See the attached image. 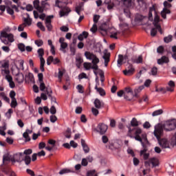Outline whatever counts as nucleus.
Here are the masks:
<instances>
[{
  "mask_svg": "<svg viewBox=\"0 0 176 176\" xmlns=\"http://www.w3.org/2000/svg\"><path fill=\"white\" fill-rule=\"evenodd\" d=\"M156 34H157V29L156 28H153L151 30V36H156Z\"/></svg>",
  "mask_w": 176,
  "mask_h": 176,
  "instance_id": "13d9d810",
  "label": "nucleus"
},
{
  "mask_svg": "<svg viewBox=\"0 0 176 176\" xmlns=\"http://www.w3.org/2000/svg\"><path fill=\"white\" fill-rule=\"evenodd\" d=\"M0 38H5L6 39H8L9 42H14V36L12 34H8L5 36H1Z\"/></svg>",
  "mask_w": 176,
  "mask_h": 176,
  "instance_id": "5701e85b",
  "label": "nucleus"
},
{
  "mask_svg": "<svg viewBox=\"0 0 176 176\" xmlns=\"http://www.w3.org/2000/svg\"><path fill=\"white\" fill-rule=\"evenodd\" d=\"M81 145L82 146V149L85 153H89L90 152V148H89V146H87L86 142L83 139H81Z\"/></svg>",
  "mask_w": 176,
  "mask_h": 176,
  "instance_id": "f3484780",
  "label": "nucleus"
},
{
  "mask_svg": "<svg viewBox=\"0 0 176 176\" xmlns=\"http://www.w3.org/2000/svg\"><path fill=\"white\" fill-rule=\"evenodd\" d=\"M10 107L11 108H16V107H17V100H16V98L12 99Z\"/></svg>",
  "mask_w": 176,
  "mask_h": 176,
  "instance_id": "3c124183",
  "label": "nucleus"
},
{
  "mask_svg": "<svg viewBox=\"0 0 176 176\" xmlns=\"http://www.w3.org/2000/svg\"><path fill=\"white\" fill-rule=\"evenodd\" d=\"M1 68H4V69H9V61L3 60L1 62Z\"/></svg>",
  "mask_w": 176,
  "mask_h": 176,
  "instance_id": "72a5a7b5",
  "label": "nucleus"
},
{
  "mask_svg": "<svg viewBox=\"0 0 176 176\" xmlns=\"http://www.w3.org/2000/svg\"><path fill=\"white\" fill-rule=\"evenodd\" d=\"M40 1L39 0H34L33 1V6L34 9H36L39 13H43V9L41 6H39Z\"/></svg>",
  "mask_w": 176,
  "mask_h": 176,
  "instance_id": "ddd939ff",
  "label": "nucleus"
},
{
  "mask_svg": "<svg viewBox=\"0 0 176 176\" xmlns=\"http://www.w3.org/2000/svg\"><path fill=\"white\" fill-rule=\"evenodd\" d=\"M95 90L99 93L100 96H105V90H104L102 88H98V85H97L95 86Z\"/></svg>",
  "mask_w": 176,
  "mask_h": 176,
  "instance_id": "c85d7f7f",
  "label": "nucleus"
},
{
  "mask_svg": "<svg viewBox=\"0 0 176 176\" xmlns=\"http://www.w3.org/2000/svg\"><path fill=\"white\" fill-rule=\"evenodd\" d=\"M163 113V109H160L153 112L152 116H159Z\"/></svg>",
  "mask_w": 176,
  "mask_h": 176,
  "instance_id": "79ce46f5",
  "label": "nucleus"
},
{
  "mask_svg": "<svg viewBox=\"0 0 176 176\" xmlns=\"http://www.w3.org/2000/svg\"><path fill=\"white\" fill-rule=\"evenodd\" d=\"M35 45H36V46H38V47H41V46L43 45V41L42 40H36L34 41Z\"/></svg>",
  "mask_w": 176,
  "mask_h": 176,
  "instance_id": "4d7b16f0",
  "label": "nucleus"
},
{
  "mask_svg": "<svg viewBox=\"0 0 176 176\" xmlns=\"http://www.w3.org/2000/svg\"><path fill=\"white\" fill-rule=\"evenodd\" d=\"M96 174V170H89L87 173V176H93Z\"/></svg>",
  "mask_w": 176,
  "mask_h": 176,
  "instance_id": "774afa93",
  "label": "nucleus"
},
{
  "mask_svg": "<svg viewBox=\"0 0 176 176\" xmlns=\"http://www.w3.org/2000/svg\"><path fill=\"white\" fill-rule=\"evenodd\" d=\"M162 134L163 128L161 126H155L154 135L158 140L160 146L164 148H170V142H168V140H167V139H162L160 140V137H162Z\"/></svg>",
  "mask_w": 176,
  "mask_h": 176,
  "instance_id": "f03ea898",
  "label": "nucleus"
},
{
  "mask_svg": "<svg viewBox=\"0 0 176 176\" xmlns=\"http://www.w3.org/2000/svg\"><path fill=\"white\" fill-rule=\"evenodd\" d=\"M135 72V69L133 65H129V67L123 71L124 75L126 76H131Z\"/></svg>",
  "mask_w": 176,
  "mask_h": 176,
  "instance_id": "0eeeda50",
  "label": "nucleus"
},
{
  "mask_svg": "<svg viewBox=\"0 0 176 176\" xmlns=\"http://www.w3.org/2000/svg\"><path fill=\"white\" fill-rule=\"evenodd\" d=\"M25 80L28 82H34V74L29 73L28 75L25 76Z\"/></svg>",
  "mask_w": 176,
  "mask_h": 176,
  "instance_id": "4c0bfd02",
  "label": "nucleus"
},
{
  "mask_svg": "<svg viewBox=\"0 0 176 176\" xmlns=\"http://www.w3.org/2000/svg\"><path fill=\"white\" fill-rule=\"evenodd\" d=\"M18 49H19V50L22 52H25V45L24 43H19L18 45Z\"/></svg>",
  "mask_w": 176,
  "mask_h": 176,
  "instance_id": "603ef678",
  "label": "nucleus"
},
{
  "mask_svg": "<svg viewBox=\"0 0 176 176\" xmlns=\"http://www.w3.org/2000/svg\"><path fill=\"white\" fill-rule=\"evenodd\" d=\"M131 124L133 127H137V126H138V121L137 120V118H133L131 121Z\"/></svg>",
  "mask_w": 176,
  "mask_h": 176,
  "instance_id": "de8ad7c7",
  "label": "nucleus"
},
{
  "mask_svg": "<svg viewBox=\"0 0 176 176\" xmlns=\"http://www.w3.org/2000/svg\"><path fill=\"white\" fill-rule=\"evenodd\" d=\"M99 32L103 36L110 34V38H112L113 39H118V35L119 34V32H118V30H116L115 28H108V25H107V24L102 25L100 27Z\"/></svg>",
  "mask_w": 176,
  "mask_h": 176,
  "instance_id": "f257e3e1",
  "label": "nucleus"
},
{
  "mask_svg": "<svg viewBox=\"0 0 176 176\" xmlns=\"http://www.w3.org/2000/svg\"><path fill=\"white\" fill-rule=\"evenodd\" d=\"M110 57H111V54L105 51L102 56V58L104 60V67H108V63H109Z\"/></svg>",
  "mask_w": 176,
  "mask_h": 176,
  "instance_id": "4468645a",
  "label": "nucleus"
},
{
  "mask_svg": "<svg viewBox=\"0 0 176 176\" xmlns=\"http://www.w3.org/2000/svg\"><path fill=\"white\" fill-rule=\"evenodd\" d=\"M89 36V33H87V32H83L82 34H80V35H78V41H83V39H86V38H87Z\"/></svg>",
  "mask_w": 176,
  "mask_h": 176,
  "instance_id": "bb28decb",
  "label": "nucleus"
},
{
  "mask_svg": "<svg viewBox=\"0 0 176 176\" xmlns=\"http://www.w3.org/2000/svg\"><path fill=\"white\" fill-rule=\"evenodd\" d=\"M140 156H143L144 160H148L149 159V153H146V148L140 151Z\"/></svg>",
  "mask_w": 176,
  "mask_h": 176,
  "instance_id": "b1692460",
  "label": "nucleus"
},
{
  "mask_svg": "<svg viewBox=\"0 0 176 176\" xmlns=\"http://www.w3.org/2000/svg\"><path fill=\"white\" fill-rule=\"evenodd\" d=\"M6 10L8 14H10L11 16H13V14H14V11L13 10V9L10 8V7H6Z\"/></svg>",
  "mask_w": 176,
  "mask_h": 176,
  "instance_id": "680f3d73",
  "label": "nucleus"
},
{
  "mask_svg": "<svg viewBox=\"0 0 176 176\" xmlns=\"http://www.w3.org/2000/svg\"><path fill=\"white\" fill-rule=\"evenodd\" d=\"M171 41H173L172 35H168V36L164 37V41L165 42V43H170V42H171Z\"/></svg>",
  "mask_w": 176,
  "mask_h": 176,
  "instance_id": "8fccbe9b",
  "label": "nucleus"
},
{
  "mask_svg": "<svg viewBox=\"0 0 176 176\" xmlns=\"http://www.w3.org/2000/svg\"><path fill=\"white\" fill-rule=\"evenodd\" d=\"M16 80L18 83H23L24 82V74L22 73L16 74Z\"/></svg>",
  "mask_w": 176,
  "mask_h": 176,
  "instance_id": "393cba45",
  "label": "nucleus"
},
{
  "mask_svg": "<svg viewBox=\"0 0 176 176\" xmlns=\"http://www.w3.org/2000/svg\"><path fill=\"white\" fill-rule=\"evenodd\" d=\"M50 112L52 113V115H56L57 113V109H56V107L54 105L52 106L51 108L50 109Z\"/></svg>",
  "mask_w": 176,
  "mask_h": 176,
  "instance_id": "6e6d98bb",
  "label": "nucleus"
},
{
  "mask_svg": "<svg viewBox=\"0 0 176 176\" xmlns=\"http://www.w3.org/2000/svg\"><path fill=\"white\" fill-rule=\"evenodd\" d=\"M1 74L3 76H5V79L7 82H12L13 80V78L10 76V70L9 69H1Z\"/></svg>",
  "mask_w": 176,
  "mask_h": 176,
  "instance_id": "6e6552de",
  "label": "nucleus"
},
{
  "mask_svg": "<svg viewBox=\"0 0 176 176\" xmlns=\"http://www.w3.org/2000/svg\"><path fill=\"white\" fill-rule=\"evenodd\" d=\"M87 164H89L86 158H82L81 161V166H83V167H86L87 166Z\"/></svg>",
  "mask_w": 176,
  "mask_h": 176,
  "instance_id": "052dcab7",
  "label": "nucleus"
},
{
  "mask_svg": "<svg viewBox=\"0 0 176 176\" xmlns=\"http://www.w3.org/2000/svg\"><path fill=\"white\" fill-rule=\"evenodd\" d=\"M95 108L97 109H101V108H104V102L100 100V99H96L94 102Z\"/></svg>",
  "mask_w": 176,
  "mask_h": 176,
  "instance_id": "2eb2a0df",
  "label": "nucleus"
},
{
  "mask_svg": "<svg viewBox=\"0 0 176 176\" xmlns=\"http://www.w3.org/2000/svg\"><path fill=\"white\" fill-rule=\"evenodd\" d=\"M53 15H50L47 16L45 20V26L47 28V31L50 32L53 30V25H52V19H53Z\"/></svg>",
  "mask_w": 176,
  "mask_h": 176,
  "instance_id": "1a4fd4ad",
  "label": "nucleus"
},
{
  "mask_svg": "<svg viewBox=\"0 0 176 176\" xmlns=\"http://www.w3.org/2000/svg\"><path fill=\"white\" fill-rule=\"evenodd\" d=\"M117 96L118 97H123V96H124V98H125V100H127L128 101H130L131 100L130 98H129V96L126 94V93H124V91L123 90L118 91Z\"/></svg>",
  "mask_w": 176,
  "mask_h": 176,
  "instance_id": "412c9836",
  "label": "nucleus"
},
{
  "mask_svg": "<svg viewBox=\"0 0 176 176\" xmlns=\"http://www.w3.org/2000/svg\"><path fill=\"white\" fill-rule=\"evenodd\" d=\"M82 63H83V59L82 58H76V65L77 68H80V65H82Z\"/></svg>",
  "mask_w": 176,
  "mask_h": 176,
  "instance_id": "c9c22d12",
  "label": "nucleus"
},
{
  "mask_svg": "<svg viewBox=\"0 0 176 176\" xmlns=\"http://www.w3.org/2000/svg\"><path fill=\"white\" fill-rule=\"evenodd\" d=\"M70 12H71V9H69V8L63 7L59 12L60 17H64V16H68Z\"/></svg>",
  "mask_w": 176,
  "mask_h": 176,
  "instance_id": "9b49d317",
  "label": "nucleus"
},
{
  "mask_svg": "<svg viewBox=\"0 0 176 176\" xmlns=\"http://www.w3.org/2000/svg\"><path fill=\"white\" fill-rule=\"evenodd\" d=\"M69 173H72V170L69 168H63L59 171L60 175H63L64 174H69Z\"/></svg>",
  "mask_w": 176,
  "mask_h": 176,
  "instance_id": "58836bf2",
  "label": "nucleus"
},
{
  "mask_svg": "<svg viewBox=\"0 0 176 176\" xmlns=\"http://www.w3.org/2000/svg\"><path fill=\"white\" fill-rule=\"evenodd\" d=\"M169 61L168 57L163 56L161 58L157 59V64L159 65H163V64H167Z\"/></svg>",
  "mask_w": 176,
  "mask_h": 176,
  "instance_id": "dca6fc26",
  "label": "nucleus"
},
{
  "mask_svg": "<svg viewBox=\"0 0 176 176\" xmlns=\"http://www.w3.org/2000/svg\"><path fill=\"white\" fill-rule=\"evenodd\" d=\"M83 66H84L85 69H86V71L93 69V66H91V63H84Z\"/></svg>",
  "mask_w": 176,
  "mask_h": 176,
  "instance_id": "e433bc0d",
  "label": "nucleus"
},
{
  "mask_svg": "<svg viewBox=\"0 0 176 176\" xmlns=\"http://www.w3.org/2000/svg\"><path fill=\"white\" fill-rule=\"evenodd\" d=\"M146 16H142V14H138L135 16V21H142Z\"/></svg>",
  "mask_w": 176,
  "mask_h": 176,
  "instance_id": "a18cd8bd",
  "label": "nucleus"
},
{
  "mask_svg": "<svg viewBox=\"0 0 176 176\" xmlns=\"http://www.w3.org/2000/svg\"><path fill=\"white\" fill-rule=\"evenodd\" d=\"M96 130L97 133H100V134H105V133H107V130H108V125L104 123H100L98 124Z\"/></svg>",
  "mask_w": 176,
  "mask_h": 176,
  "instance_id": "423d86ee",
  "label": "nucleus"
},
{
  "mask_svg": "<svg viewBox=\"0 0 176 176\" xmlns=\"http://www.w3.org/2000/svg\"><path fill=\"white\" fill-rule=\"evenodd\" d=\"M12 113H13V109H9L5 113L6 118H7V119H10V118H12Z\"/></svg>",
  "mask_w": 176,
  "mask_h": 176,
  "instance_id": "ea45409f",
  "label": "nucleus"
},
{
  "mask_svg": "<svg viewBox=\"0 0 176 176\" xmlns=\"http://www.w3.org/2000/svg\"><path fill=\"white\" fill-rule=\"evenodd\" d=\"M90 31L92 34H95V32H97V24L94 23L92 28L90 29Z\"/></svg>",
  "mask_w": 176,
  "mask_h": 176,
  "instance_id": "bf43d9fd",
  "label": "nucleus"
},
{
  "mask_svg": "<svg viewBox=\"0 0 176 176\" xmlns=\"http://www.w3.org/2000/svg\"><path fill=\"white\" fill-rule=\"evenodd\" d=\"M123 55H118V59L117 60V66L120 68L122 64H123Z\"/></svg>",
  "mask_w": 176,
  "mask_h": 176,
  "instance_id": "473e14b6",
  "label": "nucleus"
},
{
  "mask_svg": "<svg viewBox=\"0 0 176 176\" xmlns=\"http://www.w3.org/2000/svg\"><path fill=\"white\" fill-rule=\"evenodd\" d=\"M50 120L52 123H56L57 122V117L56 116H50Z\"/></svg>",
  "mask_w": 176,
  "mask_h": 176,
  "instance_id": "69168bd1",
  "label": "nucleus"
},
{
  "mask_svg": "<svg viewBox=\"0 0 176 176\" xmlns=\"http://www.w3.org/2000/svg\"><path fill=\"white\" fill-rule=\"evenodd\" d=\"M23 160L26 166H28V164L31 163V157H30L29 155H25V157L23 158Z\"/></svg>",
  "mask_w": 176,
  "mask_h": 176,
  "instance_id": "49530a36",
  "label": "nucleus"
},
{
  "mask_svg": "<svg viewBox=\"0 0 176 176\" xmlns=\"http://www.w3.org/2000/svg\"><path fill=\"white\" fill-rule=\"evenodd\" d=\"M52 63H53L54 65L58 64V63H60V59L58 58H54L53 56H50L47 58V65H50Z\"/></svg>",
  "mask_w": 176,
  "mask_h": 176,
  "instance_id": "f8f14e48",
  "label": "nucleus"
},
{
  "mask_svg": "<svg viewBox=\"0 0 176 176\" xmlns=\"http://www.w3.org/2000/svg\"><path fill=\"white\" fill-rule=\"evenodd\" d=\"M128 129H129L128 137H130V138H135L136 141H139V142H141V144L142 145V146H145V144H144L143 141H144V142H148V139L146 138V134L142 133L140 136V134L142 133V130H141V129L140 128H138L136 129V131L135 132V136H133L131 134V131H133L131 130V128L128 127Z\"/></svg>",
  "mask_w": 176,
  "mask_h": 176,
  "instance_id": "7ed1b4c3",
  "label": "nucleus"
},
{
  "mask_svg": "<svg viewBox=\"0 0 176 176\" xmlns=\"http://www.w3.org/2000/svg\"><path fill=\"white\" fill-rule=\"evenodd\" d=\"M124 5L126 8H130L133 6V0H124Z\"/></svg>",
  "mask_w": 176,
  "mask_h": 176,
  "instance_id": "a19ab883",
  "label": "nucleus"
},
{
  "mask_svg": "<svg viewBox=\"0 0 176 176\" xmlns=\"http://www.w3.org/2000/svg\"><path fill=\"white\" fill-rule=\"evenodd\" d=\"M159 20H160L159 15L155 14V18H154V21L153 22V24L154 27H155V28L157 29V31H159V32H160V34H163V32H162V27L159 24Z\"/></svg>",
  "mask_w": 176,
  "mask_h": 176,
  "instance_id": "9d476101",
  "label": "nucleus"
},
{
  "mask_svg": "<svg viewBox=\"0 0 176 176\" xmlns=\"http://www.w3.org/2000/svg\"><path fill=\"white\" fill-rule=\"evenodd\" d=\"M144 85H141L138 89H135L134 97H138V93H141V91L144 90Z\"/></svg>",
  "mask_w": 176,
  "mask_h": 176,
  "instance_id": "f704fd0d",
  "label": "nucleus"
},
{
  "mask_svg": "<svg viewBox=\"0 0 176 176\" xmlns=\"http://www.w3.org/2000/svg\"><path fill=\"white\" fill-rule=\"evenodd\" d=\"M131 61L134 64H141L142 63V56L140 55L138 58L133 56L131 58Z\"/></svg>",
  "mask_w": 176,
  "mask_h": 176,
  "instance_id": "6ab92c4d",
  "label": "nucleus"
},
{
  "mask_svg": "<svg viewBox=\"0 0 176 176\" xmlns=\"http://www.w3.org/2000/svg\"><path fill=\"white\" fill-rule=\"evenodd\" d=\"M47 94L48 98H50V97L52 96V94H53V91H52V89L47 88L46 89V94Z\"/></svg>",
  "mask_w": 176,
  "mask_h": 176,
  "instance_id": "0e129e2a",
  "label": "nucleus"
},
{
  "mask_svg": "<svg viewBox=\"0 0 176 176\" xmlns=\"http://www.w3.org/2000/svg\"><path fill=\"white\" fill-rule=\"evenodd\" d=\"M124 93H125L126 96L127 94H130L131 96H134V94H133V90H131V88L130 87L125 88V92Z\"/></svg>",
  "mask_w": 176,
  "mask_h": 176,
  "instance_id": "864d4df0",
  "label": "nucleus"
},
{
  "mask_svg": "<svg viewBox=\"0 0 176 176\" xmlns=\"http://www.w3.org/2000/svg\"><path fill=\"white\" fill-rule=\"evenodd\" d=\"M100 77V82L102 83V86H104V81L105 80V76L104 75V72L101 71L99 73Z\"/></svg>",
  "mask_w": 176,
  "mask_h": 176,
  "instance_id": "c03bdc74",
  "label": "nucleus"
},
{
  "mask_svg": "<svg viewBox=\"0 0 176 176\" xmlns=\"http://www.w3.org/2000/svg\"><path fill=\"white\" fill-rule=\"evenodd\" d=\"M11 31L12 29L9 26H7L1 32L0 36H5V35L8 34V32H10Z\"/></svg>",
  "mask_w": 176,
  "mask_h": 176,
  "instance_id": "a878e982",
  "label": "nucleus"
},
{
  "mask_svg": "<svg viewBox=\"0 0 176 176\" xmlns=\"http://www.w3.org/2000/svg\"><path fill=\"white\" fill-rule=\"evenodd\" d=\"M64 76V72L61 69H58V78L60 82H61V79H63V76Z\"/></svg>",
  "mask_w": 176,
  "mask_h": 176,
  "instance_id": "5fc2aeb1",
  "label": "nucleus"
},
{
  "mask_svg": "<svg viewBox=\"0 0 176 176\" xmlns=\"http://www.w3.org/2000/svg\"><path fill=\"white\" fill-rule=\"evenodd\" d=\"M27 17L23 19V24L24 25H31L32 24V19L30 18V14L27 13L26 14Z\"/></svg>",
  "mask_w": 176,
  "mask_h": 176,
  "instance_id": "a211bd4d",
  "label": "nucleus"
},
{
  "mask_svg": "<svg viewBox=\"0 0 176 176\" xmlns=\"http://www.w3.org/2000/svg\"><path fill=\"white\" fill-rule=\"evenodd\" d=\"M24 160V156L23 153H18L13 155V157H11V162L12 163H16L17 162L18 163H21Z\"/></svg>",
  "mask_w": 176,
  "mask_h": 176,
  "instance_id": "39448f33",
  "label": "nucleus"
},
{
  "mask_svg": "<svg viewBox=\"0 0 176 176\" xmlns=\"http://www.w3.org/2000/svg\"><path fill=\"white\" fill-rule=\"evenodd\" d=\"M37 53L38 54L39 58H42V57H43L45 54V50H43V48H39L37 51Z\"/></svg>",
  "mask_w": 176,
  "mask_h": 176,
  "instance_id": "37998d69",
  "label": "nucleus"
},
{
  "mask_svg": "<svg viewBox=\"0 0 176 176\" xmlns=\"http://www.w3.org/2000/svg\"><path fill=\"white\" fill-rule=\"evenodd\" d=\"M68 47V43H63L60 44V52H63V53H67V50H65Z\"/></svg>",
  "mask_w": 176,
  "mask_h": 176,
  "instance_id": "7c9ffc66",
  "label": "nucleus"
},
{
  "mask_svg": "<svg viewBox=\"0 0 176 176\" xmlns=\"http://www.w3.org/2000/svg\"><path fill=\"white\" fill-rule=\"evenodd\" d=\"M85 56L87 58V60H89L91 61L93 65H92V69H94L95 71H98V63H100V59L96 56V54L90 52H85Z\"/></svg>",
  "mask_w": 176,
  "mask_h": 176,
  "instance_id": "20e7f679",
  "label": "nucleus"
},
{
  "mask_svg": "<svg viewBox=\"0 0 176 176\" xmlns=\"http://www.w3.org/2000/svg\"><path fill=\"white\" fill-rule=\"evenodd\" d=\"M94 24H97L98 23V20H100V15H98V14H95L94 16Z\"/></svg>",
  "mask_w": 176,
  "mask_h": 176,
  "instance_id": "338daca9",
  "label": "nucleus"
},
{
  "mask_svg": "<svg viewBox=\"0 0 176 176\" xmlns=\"http://www.w3.org/2000/svg\"><path fill=\"white\" fill-rule=\"evenodd\" d=\"M40 69L41 71V72H45V58H43V57L40 58Z\"/></svg>",
  "mask_w": 176,
  "mask_h": 176,
  "instance_id": "c756f323",
  "label": "nucleus"
},
{
  "mask_svg": "<svg viewBox=\"0 0 176 176\" xmlns=\"http://www.w3.org/2000/svg\"><path fill=\"white\" fill-rule=\"evenodd\" d=\"M150 162L151 163L153 167H157V166H159V160H157V158H151Z\"/></svg>",
  "mask_w": 176,
  "mask_h": 176,
  "instance_id": "cd10ccee",
  "label": "nucleus"
},
{
  "mask_svg": "<svg viewBox=\"0 0 176 176\" xmlns=\"http://www.w3.org/2000/svg\"><path fill=\"white\" fill-rule=\"evenodd\" d=\"M91 112L94 116H97L100 112L98 111V109L97 108L92 107Z\"/></svg>",
  "mask_w": 176,
  "mask_h": 176,
  "instance_id": "e2e57ef3",
  "label": "nucleus"
},
{
  "mask_svg": "<svg viewBox=\"0 0 176 176\" xmlns=\"http://www.w3.org/2000/svg\"><path fill=\"white\" fill-rule=\"evenodd\" d=\"M8 162H12V157L8 155H4L3 156V163L4 164H8Z\"/></svg>",
  "mask_w": 176,
  "mask_h": 176,
  "instance_id": "2f4dec72",
  "label": "nucleus"
},
{
  "mask_svg": "<svg viewBox=\"0 0 176 176\" xmlns=\"http://www.w3.org/2000/svg\"><path fill=\"white\" fill-rule=\"evenodd\" d=\"M104 3H105V5H107V9L109 10L113 9V8L115 7V3H113V2H112V1H111V0H105Z\"/></svg>",
  "mask_w": 176,
  "mask_h": 176,
  "instance_id": "4be33fe9",
  "label": "nucleus"
},
{
  "mask_svg": "<svg viewBox=\"0 0 176 176\" xmlns=\"http://www.w3.org/2000/svg\"><path fill=\"white\" fill-rule=\"evenodd\" d=\"M153 76H156L157 75V67H153L151 70V74Z\"/></svg>",
  "mask_w": 176,
  "mask_h": 176,
  "instance_id": "09e8293b",
  "label": "nucleus"
},
{
  "mask_svg": "<svg viewBox=\"0 0 176 176\" xmlns=\"http://www.w3.org/2000/svg\"><path fill=\"white\" fill-rule=\"evenodd\" d=\"M121 23H120V28L122 31H126V30L129 29V24L124 23L121 18H120Z\"/></svg>",
  "mask_w": 176,
  "mask_h": 176,
  "instance_id": "aec40b11",
  "label": "nucleus"
}]
</instances>
